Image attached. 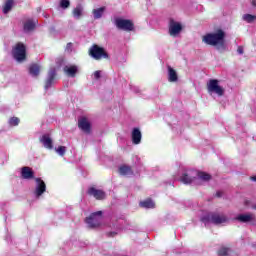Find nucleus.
<instances>
[{
	"label": "nucleus",
	"mask_w": 256,
	"mask_h": 256,
	"mask_svg": "<svg viewBox=\"0 0 256 256\" xmlns=\"http://www.w3.org/2000/svg\"><path fill=\"white\" fill-rule=\"evenodd\" d=\"M202 41L206 43V45H212L213 47L223 45L225 42V32L218 30L214 33H208L202 37Z\"/></svg>",
	"instance_id": "f257e3e1"
},
{
	"label": "nucleus",
	"mask_w": 256,
	"mask_h": 256,
	"mask_svg": "<svg viewBox=\"0 0 256 256\" xmlns=\"http://www.w3.org/2000/svg\"><path fill=\"white\" fill-rule=\"evenodd\" d=\"M202 221H204V223H213L214 225H223V223L229 221V218L223 213L212 212L208 214L207 217L203 218Z\"/></svg>",
	"instance_id": "f03ea898"
},
{
	"label": "nucleus",
	"mask_w": 256,
	"mask_h": 256,
	"mask_svg": "<svg viewBox=\"0 0 256 256\" xmlns=\"http://www.w3.org/2000/svg\"><path fill=\"white\" fill-rule=\"evenodd\" d=\"M89 55L92 57V59H95L96 61H101V59H109V53L105 50V48L100 47L97 44H94L89 49Z\"/></svg>",
	"instance_id": "7ed1b4c3"
},
{
	"label": "nucleus",
	"mask_w": 256,
	"mask_h": 256,
	"mask_svg": "<svg viewBox=\"0 0 256 256\" xmlns=\"http://www.w3.org/2000/svg\"><path fill=\"white\" fill-rule=\"evenodd\" d=\"M12 55L14 59L21 63L27 59V48H25V44L17 43L12 49Z\"/></svg>",
	"instance_id": "20e7f679"
},
{
	"label": "nucleus",
	"mask_w": 256,
	"mask_h": 256,
	"mask_svg": "<svg viewBox=\"0 0 256 256\" xmlns=\"http://www.w3.org/2000/svg\"><path fill=\"white\" fill-rule=\"evenodd\" d=\"M207 89L209 93H215L219 97H223L225 89L219 85V80L211 79L207 83Z\"/></svg>",
	"instance_id": "39448f33"
},
{
	"label": "nucleus",
	"mask_w": 256,
	"mask_h": 256,
	"mask_svg": "<svg viewBox=\"0 0 256 256\" xmlns=\"http://www.w3.org/2000/svg\"><path fill=\"white\" fill-rule=\"evenodd\" d=\"M103 221V212L98 211L96 213L91 214L90 217L86 218V223L92 229L95 227H100L101 222Z\"/></svg>",
	"instance_id": "423d86ee"
},
{
	"label": "nucleus",
	"mask_w": 256,
	"mask_h": 256,
	"mask_svg": "<svg viewBox=\"0 0 256 256\" xmlns=\"http://www.w3.org/2000/svg\"><path fill=\"white\" fill-rule=\"evenodd\" d=\"M182 30H183V26L181 25V23H179L173 19H170L169 33L172 37H177V35H179Z\"/></svg>",
	"instance_id": "0eeeda50"
},
{
	"label": "nucleus",
	"mask_w": 256,
	"mask_h": 256,
	"mask_svg": "<svg viewBox=\"0 0 256 256\" xmlns=\"http://www.w3.org/2000/svg\"><path fill=\"white\" fill-rule=\"evenodd\" d=\"M115 25L118 29H122L123 31H133V22L130 20L118 18L115 20Z\"/></svg>",
	"instance_id": "6e6552de"
},
{
	"label": "nucleus",
	"mask_w": 256,
	"mask_h": 256,
	"mask_svg": "<svg viewBox=\"0 0 256 256\" xmlns=\"http://www.w3.org/2000/svg\"><path fill=\"white\" fill-rule=\"evenodd\" d=\"M36 181V188H35V195L37 198H39L41 195L47 191V185L45 184V181L41 178H35Z\"/></svg>",
	"instance_id": "1a4fd4ad"
},
{
	"label": "nucleus",
	"mask_w": 256,
	"mask_h": 256,
	"mask_svg": "<svg viewBox=\"0 0 256 256\" xmlns=\"http://www.w3.org/2000/svg\"><path fill=\"white\" fill-rule=\"evenodd\" d=\"M79 129L83 130L84 133H91V123L85 117H82L78 120Z\"/></svg>",
	"instance_id": "9d476101"
},
{
	"label": "nucleus",
	"mask_w": 256,
	"mask_h": 256,
	"mask_svg": "<svg viewBox=\"0 0 256 256\" xmlns=\"http://www.w3.org/2000/svg\"><path fill=\"white\" fill-rule=\"evenodd\" d=\"M21 177L22 179H35V172L33 168L29 166H24L21 168Z\"/></svg>",
	"instance_id": "9b49d317"
},
{
	"label": "nucleus",
	"mask_w": 256,
	"mask_h": 256,
	"mask_svg": "<svg viewBox=\"0 0 256 256\" xmlns=\"http://www.w3.org/2000/svg\"><path fill=\"white\" fill-rule=\"evenodd\" d=\"M235 219L240 223H250V221H255V215L251 213L240 214Z\"/></svg>",
	"instance_id": "f8f14e48"
},
{
	"label": "nucleus",
	"mask_w": 256,
	"mask_h": 256,
	"mask_svg": "<svg viewBox=\"0 0 256 256\" xmlns=\"http://www.w3.org/2000/svg\"><path fill=\"white\" fill-rule=\"evenodd\" d=\"M141 130H139V128H134L132 130V143H134V145H139V143H141Z\"/></svg>",
	"instance_id": "ddd939ff"
},
{
	"label": "nucleus",
	"mask_w": 256,
	"mask_h": 256,
	"mask_svg": "<svg viewBox=\"0 0 256 256\" xmlns=\"http://www.w3.org/2000/svg\"><path fill=\"white\" fill-rule=\"evenodd\" d=\"M88 194L95 197V199H105V192L103 190H97L95 188H90Z\"/></svg>",
	"instance_id": "4468645a"
},
{
	"label": "nucleus",
	"mask_w": 256,
	"mask_h": 256,
	"mask_svg": "<svg viewBox=\"0 0 256 256\" xmlns=\"http://www.w3.org/2000/svg\"><path fill=\"white\" fill-rule=\"evenodd\" d=\"M78 71H79V68L75 65L64 67V72L69 77H75V75H77Z\"/></svg>",
	"instance_id": "2eb2a0df"
},
{
	"label": "nucleus",
	"mask_w": 256,
	"mask_h": 256,
	"mask_svg": "<svg viewBox=\"0 0 256 256\" xmlns=\"http://www.w3.org/2000/svg\"><path fill=\"white\" fill-rule=\"evenodd\" d=\"M41 143H43L46 149H53V140L49 137V135H44L41 138Z\"/></svg>",
	"instance_id": "dca6fc26"
},
{
	"label": "nucleus",
	"mask_w": 256,
	"mask_h": 256,
	"mask_svg": "<svg viewBox=\"0 0 256 256\" xmlns=\"http://www.w3.org/2000/svg\"><path fill=\"white\" fill-rule=\"evenodd\" d=\"M177 72L171 66H168V81L175 83L177 81Z\"/></svg>",
	"instance_id": "f3484780"
},
{
	"label": "nucleus",
	"mask_w": 256,
	"mask_h": 256,
	"mask_svg": "<svg viewBox=\"0 0 256 256\" xmlns=\"http://www.w3.org/2000/svg\"><path fill=\"white\" fill-rule=\"evenodd\" d=\"M120 175H133V170H131V167L127 165L120 166L119 168Z\"/></svg>",
	"instance_id": "a211bd4d"
},
{
	"label": "nucleus",
	"mask_w": 256,
	"mask_h": 256,
	"mask_svg": "<svg viewBox=\"0 0 256 256\" xmlns=\"http://www.w3.org/2000/svg\"><path fill=\"white\" fill-rule=\"evenodd\" d=\"M140 207H144L145 209H153L155 207V202L151 199H147L140 202Z\"/></svg>",
	"instance_id": "6ab92c4d"
},
{
	"label": "nucleus",
	"mask_w": 256,
	"mask_h": 256,
	"mask_svg": "<svg viewBox=\"0 0 256 256\" xmlns=\"http://www.w3.org/2000/svg\"><path fill=\"white\" fill-rule=\"evenodd\" d=\"M72 13L75 19H81V17L83 16V7L81 5H78L76 8H74Z\"/></svg>",
	"instance_id": "aec40b11"
},
{
	"label": "nucleus",
	"mask_w": 256,
	"mask_h": 256,
	"mask_svg": "<svg viewBox=\"0 0 256 256\" xmlns=\"http://www.w3.org/2000/svg\"><path fill=\"white\" fill-rule=\"evenodd\" d=\"M40 67L37 64H32L29 68L30 75L37 77L39 75Z\"/></svg>",
	"instance_id": "412c9836"
},
{
	"label": "nucleus",
	"mask_w": 256,
	"mask_h": 256,
	"mask_svg": "<svg viewBox=\"0 0 256 256\" xmlns=\"http://www.w3.org/2000/svg\"><path fill=\"white\" fill-rule=\"evenodd\" d=\"M54 79H55V70H51L49 72V78L46 81V85H45L46 89H49V87H51V85L53 84Z\"/></svg>",
	"instance_id": "4be33fe9"
},
{
	"label": "nucleus",
	"mask_w": 256,
	"mask_h": 256,
	"mask_svg": "<svg viewBox=\"0 0 256 256\" xmlns=\"http://www.w3.org/2000/svg\"><path fill=\"white\" fill-rule=\"evenodd\" d=\"M103 13H105V7H101L93 10L94 19H101L103 17Z\"/></svg>",
	"instance_id": "5701e85b"
},
{
	"label": "nucleus",
	"mask_w": 256,
	"mask_h": 256,
	"mask_svg": "<svg viewBox=\"0 0 256 256\" xmlns=\"http://www.w3.org/2000/svg\"><path fill=\"white\" fill-rule=\"evenodd\" d=\"M35 29V22L32 20H27L24 24V30L33 31Z\"/></svg>",
	"instance_id": "b1692460"
},
{
	"label": "nucleus",
	"mask_w": 256,
	"mask_h": 256,
	"mask_svg": "<svg viewBox=\"0 0 256 256\" xmlns=\"http://www.w3.org/2000/svg\"><path fill=\"white\" fill-rule=\"evenodd\" d=\"M242 19L243 21H246V23H253V21H256V16L251 14H244Z\"/></svg>",
	"instance_id": "393cba45"
},
{
	"label": "nucleus",
	"mask_w": 256,
	"mask_h": 256,
	"mask_svg": "<svg viewBox=\"0 0 256 256\" xmlns=\"http://www.w3.org/2000/svg\"><path fill=\"white\" fill-rule=\"evenodd\" d=\"M198 178L202 181H209L211 180V175L205 173V172H198Z\"/></svg>",
	"instance_id": "a878e982"
},
{
	"label": "nucleus",
	"mask_w": 256,
	"mask_h": 256,
	"mask_svg": "<svg viewBox=\"0 0 256 256\" xmlns=\"http://www.w3.org/2000/svg\"><path fill=\"white\" fill-rule=\"evenodd\" d=\"M13 7V0H7L3 9L4 13H7Z\"/></svg>",
	"instance_id": "bb28decb"
},
{
	"label": "nucleus",
	"mask_w": 256,
	"mask_h": 256,
	"mask_svg": "<svg viewBox=\"0 0 256 256\" xmlns=\"http://www.w3.org/2000/svg\"><path fill=\"white\" fill-rule=\"evenodd\" d=\"M181 181H182V183H185V185H189V183H193V178H189V176L187 174H184L181 177Z\"/></svg>",
	"instance_id": "cd10ccee"
},
{
	"label": "nucleus",
	"mask_w": 256,
	"mask_h": 256,
	"mask_svg": "<svg viewBox=\"0 0 256 256\" xmlns=\"http://www.w3.org/2000/svg\"><path fill=\"white\" fill-rule=\"evenodd\" d=\"M229 251H231L229 248L222 247L218 251V255H220V256H227V255H229Z\"/></svg>",
	"instance_id": "c85d7f7f"
},
{
	"label": "nucleus",
	"mask_w": 256,
	"mask_h": 256,
	"mask_svg": "<svg viewBox=\"0 0 256 256\" xmlns=\"http://www.w3.org/2000/svg\"><path fill=\"white\" fill-rule=\"evenodd\" d=\"M70 5H71V2L69 0L60 1V7H62V9H67L69 8Z\"/></svg>",
	"instance_id": "c756f323"
},
{
	"label": "nucleus",
	"mask_w": 256,
	"mask_h": 256,
	"mask_svg": "<svg viewBox=\"0 0 256 256\" xmlns=\"http://www.w3.org/2000/svg\"><path fill=\"white\" fill-rule=\"evenodd\" d=\"M19 118L17 117H12L9 121L10 125H12L13 127H16V125H19Z\"/></svg>",
	"instance_id": "7c9ffc66"
},
{
	"label": "nucleus",
	"mask_w": 256,
	"mask_h": 256,
	"mask_svg": "<svg viewBox=\"0 0 256 256\" xmlns=\"http://www.w3.org/2000/svg\"><path fill=\"white\" fill-rule=\"evenodd\" d=\"M65 151H66V148H65V146H60V147H58L57 149H56V152H57V154L58 155H65Z\"/></svg>",
	"instance_id": "2f4dec72"
},
{
	"label": "nucleus",
	"mask_w": 256,
	"mask_h": 256,
	"mask_svg": "<svg viewBox=\"0 0 256 256\" xmlns=\"http://www.w3.org/2000/svg\"><path fill=\"white\" fill-rule=\"evenodd\" d=\"M66 51L67 53H71V51H73V43H68L66 45Z\"/></svg>",
	"instance_id": "473e14b6"
},
{
	"label": "nucleus",
	"mask_w": 256,
	"mask_h": 256,
	"mask_svg": "<svg viewBox=\"0 0 256 256\" xmlns=\"http://www.w3.org/2000/svg\"><path fill=\"white\" fill-rule=\"evenodd\" d=\"M94 77H95V79H100L101 78V71L94 72Z\"/></svg>",
	"instance_id": "72a5a7b5"
},
{
	"label": "nucleus",
	"mask_w": 256,
	"mask_h": 256,
	"mask_svg": "<svg viewBox=\"0 0 256 256\" xmlns=\"http://www.w3.org/2000/svg\"><path fill=\"white\" fill-rule=\"evenodd\" d=\"M237 53H239V55H243V53H244L243 46H239L237 48Z\"/></svg>",
	"instance_id": "f704fd0d"
},
{
	"label": "nucleus",
	"mask_w": 256,
	"mask_h": 256,
	"mask_svg": "<svg viewBox=\"0 0 256 256\" xmlns=\"http://www.w3.org/2000/svg\"><path fill=\"white\" fill-rule=\"evenodd\" d=\"M252 5H253V7H256V1L255 0L252 1Z\"/></svg>",
	"instance_id": "c9c22d12"
},
{
	"label": "nucleus",
	"mask_w": 256,
	"mask_h": 256,
	"mask_svg": "<svg viewBox=\"0 0 256 256\" xmlns=\"http://www.w3.org/2000/svg\"><path fill=\"white\" fill-rule=\"evenodd\" d=\"M251 179L252 181H256V176L252 177Z\"/></svg>",
	"instance_id": "e433bc0d"
},
{
	"label": "nucleus",
	"mask_w": 256,
	"mask_h": 256,
	"mask_svg": "<svg viewBox=\"0 0 256 256\" xmlns=\"http://www.w3.org/2000/svg\"><path fill=\"white\" fill-rule=\"evenodd\" d=\"M217 196H218V197H220V196H221V194H220V193H217Z\"/></svg>",
	"instance_id": "4c0bfd02"
},
{
	"label": "nucleus",
	"mask_w": 256,
	"mask_h": 256,
	"mask_svg": "<svg viewBox=\"0 0 256 256\" xmlns=\"http://www.w3.org/2000/svg\"><path fill=\"white\" fill-rule=\"evenodd\" d=\"M253 209H256V205H255V206H253Z\"/></svg>",
	"instance_id": "58836bf2"
}]
</instances>
